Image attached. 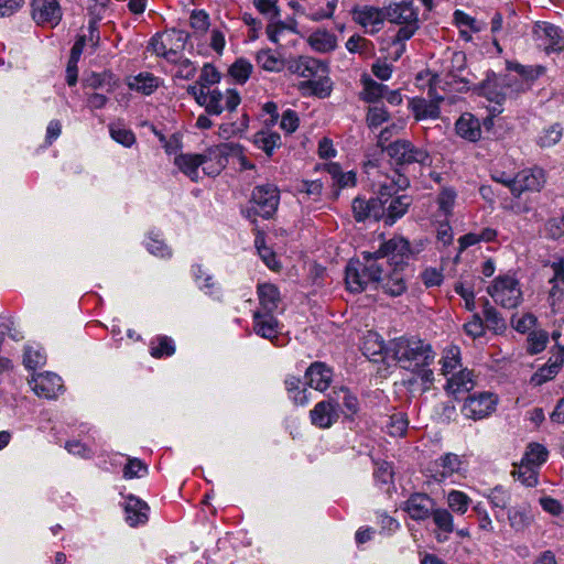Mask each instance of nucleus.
Masks as SVG:
<instances>
[{"mask_svg":"<svg viewBox=\"0 0 564 564\" xmlns=\"http://www.w3.org/2000/svg\"><path fill=\"white\" fill-rule=\"evenodd\" d=\"M173 36L172 34H155L152 36L149 43V51L158 56L163 54L172 46Z\"/></svg>","mask_w":564,"mask_h":564,"instance_id":"680f3d73","label":"nucleus"},{"mask_svg":"<svg viewBox=\"0 0 564 564\" xmlns=\"http://www.w3.org/2000/svg\"><path fill=\"white\" fill-rule=\"evenodd\" d=\"M148 474V466L138 458H129L123 468V477L132 479L135 477H143Z\"/></svg>","mask_w":564,"mask_h":564,"instance_id":"69168bd1","label":"nucleus"},{"mask_svg":"<svg viewBox=\"0 0 564 564\" xmlns=\"http://www.w3.org/2000/svg\"><path fill=\"white\" fill-rule=\"evenodd\" d=\"M474 386L473 373L467 369H462L454 372L452 377L447 379L445 390L457 399L459 394L469 392Z\"/></svg>","mask_w":564,"mask_h":564,"instance_id":"c85d7f7f","label":"nucleus"},{"mask_svg":"<svg viewBox=\"0 0 564 564\" xmlns=\"http://www.w3.org/2000/svg\"><path fill=\"white\" fill-rule=\"evenodd\" d=\"M487 498L494 509L505 510L510 503L511 494L503 487L496 486L488 492Z\"/></svg>","mask_w":564,"mask_h":564,"instance_id":"8fccbe9b","label":"nucleus"},{"mask_svg":"<svg viewBox=\"0 0 564 564\" xmlns=\"http://www.w3.org/2000/svg\"><path fill=\"white\" fill-rule=\"evenodd\" d=\"M217 154V150L209 149L206 153H181L175 156L174 164L182 173L187 175L193 182H198L199 172L202 166L203 172L209 176L218 175L224 169V158H213Z\"/></svg>","mask_w":564,"mask_h":564,"instance_id":"423d86ee","label":"nucleus"},{"mask_svg":"<svg viewBox=\"0 0 564 564\" xmlns=\"http://www.w3.org/2000/svg\"><path fill=\"white\" fill-rule=\"evenodd\" d=\"M346 48L350 53H358L360 55L368 56L371 54L373 45L371 41L366 37L359 34H354L347 40Z\"/></svg>","mask_w":564,"mask_h":564,"instance_id":"09e8293b","label":"nucleus"},{"mask_svg":"<svg viewBox=\"0 0 564 564\" xmlns=\"http://www.w3.org/2000/svg\"><path fill=\"white\" fill-rule=\"evenodd\" d=\"M351 17L355 23L365 29L366 33L376 34L387 20L386 7L381 9L373 6H355Z\"/></svg>","mask_w":564,"mask_h":564,"instance_id":"4468645a","label":"nucleus"},{"mask_svg":"<svg viewBox=\"0 0 564 564\" xmlns=\"http://www.w3.org/2000/svg\"><path fill=\"white\" fill-rule=\"evenodd\" d=\"M423 248L422 241L411 243L402 236H394L384 241L377 251L370 252V254L382 263V268L384 265L389 268H404L410 260L415 259L423 251Z\"/></svg>","mask_w":564,"mask_h":564,"instance_id":"20e7f679","label":"nucleus"},{"mask_svg":"<svg viewBox=\"0 0 564 564\" xmlns=\"http://www.w3.org/2000/svg\"><path fill=\"white\" fill-rule=\"evenodd\" d=\"M149 348L150 355L156 359L171 357L176 350L174 340L166 335H158L152 338Z\"/></svg>","mask_w":564,"mask_h":564,"instance_id":"c9c22d12","label":"nucleus"},{"mask_svg":"<svg viewBox=\"0 0 564 564\" xmlns=\"http://www.w3.org/2000/svg\"><path fill=\"white\" fill-rule=\"evenodd\" d=\"M431 517L437 528L435 531L436 541L438 543L446 542L448 535L455 531L452 513L445 508H435Z\"/></svg>","mask_w":564,"mask_h":564,"instance_id":"cd10ccee","label":"nucleus"},{"mask_svg":"<svg viewBox=\"0 0 564 564\" xmlns=\"http://www.w3.org/2000/svg\"><path fill=\"white\" fill-rule=\"evenodd\" d=\"M301 378L296 376H288L284 384L290 398L295 405H305L310 401V393L305 388L301 389Z\"/></svg>","mask_w":564,"mask_h":564,"instance_id":"ea45409f","label":"nucleus"},{"mask_svg":"<svg viewBox=\"0 0 564 564\" xmlns=\"http://www.w3.org/2000/svg\"><path fill=\"white\" fill-rule=\"evenodd\" d=\"M126 521L130 527L144 524L149 520V506L143 500L129 496L124 501Z\"/></svg>","mask_w":564,"mask_h":564,"instance_id":"a878e982","label":"nucleus"},{"mask_svg":"<svg viewBox=\"0 0 564 564\" xmlns=\"http://www.w3.org/2000/svg\"><path fill=\"white\" fill-rule=\"evenodd\" d=\"M322 0H306V17L312 21H322L330 19L336 10L337 0L327 1L325 7H321Z\"/></svg>","mask_w":564,"mask_h":564,"instance_id":"72a5a7b5","label":"nucleus"},{"mask_svg":"<svg viewBox=\"0 0 564 564\" xmlns=\"http://www.w3.org/2000/svg\"><path fill=\"white\" fill-rule=\"evenodd\" d=\"M456 133L470 142H476L481 137L479 120L471 113H464L455 123Z\"/></svg>","mask_w":564,"mask_h":564,"instance_id":"c756f323","label":"nucleus"},{"mask_svg":"<svg viewBox=\"0 0 564 564\" xmlns=\"http://www.w3.org/2000/svg\"><path fill=\"white\" fill-rule=\"evenodd\" d=\"M390 119V115L384 107L372 106L368 108L366 121L370 129H377Z\"/></svg>","mask_w":564,"mask_h":564,"instance_id":"5fc2aeb1","label":"nucleus"},{"mask_svg":"<svg viewBox=\"0 0 564 564\" xmlns=\"http://www.w3.org/2000/svg\"><path fill=\"white\" fill-rule=\"evenodd\" d=\"M487 292L497 304L507 308L517 307L522 300L519 281L509 274L497 276Z\"/></svg>","mask_w":564,"mask_h":564,"instance_id":"1a4fd4ad","label":"nucleus"},{"mask_svg":"<svg viewBox=\"0 0 564 564\" xmlns=\"http://www.w3.org/2000/svg\"><path fill=\"white\" fill-rule=\"evenodd\" d=\"M110 137L126 148H130L135 142V135L132 130L126 128L122 123L109 124Z\"/></svg>","mask_w":564,"mask_h":564,"instance_id":"a18cd8bd","label":"nucleus"},{"mask_svg":"<svg viewBox=\"0 0 564 564\" xmlns=\"http://www.w3.org/2000/svg\"><path fill=\"white\" fill-rule=\"evenodd\" d=\"M433 80H435V76L430 79V87L427 91L430 100L424 98H414L410 102V108L417 121L424 119H437L440 117V104L444 100V97L436 93Z\"/></svg>","mask_w":564,"mask_h":564,"instance_id":"dca6fc26","label":"nucleus"},{"mask_svg":"<svg viewBox=\"0 0 564 564\" xmlns=\"http://www.w3.org/2000/svg\"><path fill=\"white\" fill-rule=\"evenodd\" d=\"M305 378L311 388L323 392L330 386L333 370L326 364L315 361L305 371Z\"/></svg>","mask_w":564,"mask_h":564,"instance_id":"b1692460","label":"nucleus"},{"mask_svg":"<svg viewBox=\"0 0 564 564\" xmlns=\"http://www.w3.org/2000/svg\"><path fill=\"white\" fill-rule=\"evenodd\" d=\"M457 194L452 187H443L437 196V204L440 210H442L446 216L452 214L453 207L455 205Z\"/></svg>","mask_w":564,"mask_h":564,"instance_id":"bf43d9fd","label":"nucleus"},{"mask_svg":"<svg viewBox=\"0 0 564 564\" xmlns=\"http://www.w3.org/2000/svg\"><path fill=\"white\" fill-rule=\"evenodd\" d=\"M521 93L522 91H505L503 87H501L497 82L488 80L481 85L479 95L486 97L490 102H495L500 106L505 102L508 96Z\"/></svg>","mask_w":564,"mask_h":564,"instance_id":"58836bf2","label":"nucleus"},{"mask_svg":"<svg viewBox=\"0 0 564 564\" xmlns=\"http://www.w3.org/2000/svg\"><path fill=\"white\" fill-rule=\"evenodd\" d=\"M547 449L539 443H530L522 457V462L540 467L547 459Z\"/></svg>","mask_w":564,"mask_h":564,"instance_id":"79ce46f5","label":"nucleus"},{"mask_svg":"<svg viewBox=\"0 0 564 564\" xmlns=\"http://www.w3.org/2000/svg\"><path fill=\"white\" fill-rule=\"evenodd\" d=\"M387 21L400 25L392 44L397 46L395 59L405 50V41L410 40L420 28L419 8L413 0H400L386 7Z\"/></svg>","mask_w":564,"mask_h":564,"instance_id":"7ed1b4c3","label":"nucleus"},{"mask_svg":"<svg viewBox=\"0 0 564 564\" xmlns=\"http://www.w3.org/2000/svg\"><path fill=\"white\" fill-rule=\"evenodd\" d=\"M340 416L336 398L329 395L326 400L317 402L310 411L311 423L318 429H329Z\"/></svg>","mask_w":564,"mask_h":564,"instance_id":"f3484780","label":"nucleus"},{"mask_svg":"<svg viewBox=\"0 0 564 564\" xmlns=\"http://www.w3.org/2000/svg\"><path fill=\"white\" fill-rule=\"evenodd\" d=\"M562 138V128L560 124H553L544 129L538 138V144L547 148L556 144Z\"/></svg>","mask_w":564,"mask_h":564,"instance_id":"052dcab7","label":"nucleus"},{"mask_svg":"<svg viewBox=\"0 0 564 564\" xmlns=\"http://www.w3.org/2000/svg\"><path fill=\"white\" fill-rule=\"evenodd\" d=\"M362 261H350L346 268V284L350 292L360 293L371 282H379L384 273L382 263L370 252L361 253Z\"/></svg>","mask_w":564,"mask_h":564,"instance_id":"39448f33","label":"nucleus"},{"mask_svg":"<svg viewBox=\"0 0 564 564\" xmlns=\"http://www.w3.org/2000/svg\"><path fill=\"white\" fill-rule=\"evenodd\" d=\"M402 267L384 265V273L379 282L383 291L391 296H400L406 291V281Z\"/></svg>","mask_w":564,"mask_h":564,"instance_id":"5701e85b","label":"nucleus"},{"mask_svg":"<svg viewBox=\"0 0 564 564\" xmlns=\"http://www.w3.org/2000/svg\"><path fill=\"white\" fill-rule=\"evenodd\" d=\"M498 399L494 393L479 392L466 398L462 408V413L474 421L482 420L489 416L497 405Z\"/></svg>","mask_w":564,"mask_h":564,"instance_id":"ddd939ff","label":"nucleus"},{"mask_svg":"<svg viewBox=\"0 0 564 564\" xmlns=\"http://www.w3.org/2000/svg\"><path fill=\"white\" fill-rule=\"evenodd\" d=\"M408 420L403 413L392 414L387 424V432L393 437L403 436L408 430Z\"/></svg>","mask_w":564,"mask_h":564,"instance_id":"6e6d98bb","label":"nucleus"},{"mask_svg":"<svg viewBox=\"0 0 564 564\" xmlns=\"http://www.w3.org/2000/svg\"><path fill=\"white\" fill-rule=\"evenodd\" d=\"M220 78L221 75L217 70V68L214 65L206 63L202 68L197 84H199V86L205 87L207 90L210 89V86L219 83Z\"/></svg>","mask_w":564,"mask_h":564,"instance_id":"13d9d810","label":"nucleus"},{"mask_svg":"<svg viewBox=\"0 0 564 564\" xmlns=\"http://www.w3.org/2000/svg\"><path fill=\"white\" fill-rule=\"evenodd\" d=\"M380 207L379 193L369 199L358 196L351 204L354 218L358 223L382 220L383 209Z\"/></svg>","mask_w":564,"mask_h":564,"instance_id":"412c9836","label":"nucleus"},{"mask_svg":"<svg viewBox=\"0 0 564 564\" xmlns=\"http://www.w3.org/2000/svg\"><path fill=\"white\" fill-rule=\"evenodd\" d=\"M464 468L463 459L454 453H446L432 460L426 467V476L436 482H443L456 474H460Z\"/></svg>","mask_w":564,"mask_h":564,"instance_id":"f8f14e48","label":"nucleus"},{"mask_svg":"<svg viewBox=\"0 0 564 564\" xmlns=\"http://www.w3.org/2000/svg\"><path fill=\"white\" fill-rule=\"evenodd\" d=\"M332 398H336L338 408L340 402L343 403L344 410L340 409V413H344L346 417L352 419L360 410L358 398L351 393L347 388L340 387L330 394Z\"/></svg>","mask_w":564,"mask_h":564,"instance_id":"2f4dec72","label":"nucleus"},{"mask_svg":"<svg viewBox=\"0 0 564 564\" xmlns=\"http://www.w3.org/2000/svg\"><path fill=\"white\" fill-rule=\"evenodd\" d=\"M29 383L39 397L46 399L57 398L64 389L62 378L53 372H41L34 375Z\"/></svg>","mask_w":564,"mask_h":564,"instance_id":"6ab92c4d","label":"nucleus"},{"mask_svg":"<svg viewBox=\"0 0 564 564\" xmlns=\"http://www.w3.org/2000/svg\"><path fill=\"white\" fill-rule=\"evenodd\" d=\"M380 209H383L382 221L386 226H392L402 218L413 204V197L405 193H398L393 185H380Z\"/></svg>","mask_w":564,"mask_h":564,"instance_id":"6e6552de","label":"nucleus"},{"mask_svg":"<svg viewBox=\"0 0 564 564\" xmlns=\"http://www.w3.org/2000/svg\"><path fill=\"white\" fill-rule=\"evenodd\" d=\"M311 47L319 53H328L334 51L337 46L336 35L326 30H317L313 32L308 39Z\"/></svg>","mask_w":564,"mask_h":564,"instance_id":"473e14b6","label":"nucleus"},{"mask_svg":"<svg viewBox=\"0 0 564 564\" xmlns=\"http://www.w3.org/2000/svg\"><path fill=\"white\" fill-rule=\"evenodd\" d=\"M549 341L545 330H533L528 336V352L535 355L544 350Z\"/></svg>","mask_w":564,"mask_h":564,"instance_id":"4d7b16f0","label":"nucleus"},{"mask_svg":"<svg viewBox=\"0 0 564 564\" xmlns=\"http://www.w3.org/2000/svg\"><path fill=\"white\" fill-rule=\"evenodd\" d=\"M471 499L463 491L451 490L447 495V505L449 509L458 514H464L468 510Z\"/></svg>","mask_w":564,"mask_h":564,"instance_id":"de8ad7c7","label":"nucleus"},{"mask_svg":"<svg viewBox=\"0 0 564 564\" xmlns=\"http://www.w3.org/2000/svg\"><path fill=\"white\" fill-rule=\"evenodd\" d=\"M46 361L45 355L33 347H25L23 355V364L30 370H35L39 367H42Z\"/></svg>","mask_w":564,"mask_h":564,"instance_id":"e2e57ef3","label":"nucleus"},{"mask_svg":"<svg viewBox=\"0 0 564 564\" xmlns=\"http://www.w3.org/2000/svg\"><path fill=\"white\" fill-rule=\"evenodd\" d=\"M545 232L549 238L557 240L564 238V215L550 218L545 223Z\"/></svg>","mask_w":564,"mask_h":564,"instance_id":"338daca9","label":"nucleus"},{"mask_svg":"<svg viewBox=\"0 0 564 564\" xmlns=\"http://www.w3.org/2000/svg\"><path fill=\"white\" fill-rule=\"evenodd\" d=\"M435 509V501L426 494H412L404 502L403 510L415 521L431 518Z\"/></svg>","mask_w":564,"mask_h":564,"instance_id":"4be33fe9","label":"nucleus"},{"mask_svg":"<svg viewBox=\"0 0 564 564\" xmlns=\"http://www.w3.org/2000/svg\"><path fill=\"white\" fill-rule=\"evenodd\" d=\"M300 124V119L297 113L292 110L288 109L282 113L281 120H280V128L288 134L293 133Z\"/></svg>","mask_w":564,"mask_h":564,"instance_id":"774afa93","label":"nucleus"},{"mask_svg":"<svg viewBox=\"0 0 564 564\" xmlns=\"http://www.w3.org/2000/svg\"><path fill=\"white\" fill-rule=\"evenodd\" d=\"M32 18L40 25L55 26L62 19L57 0H32Z\"/></svg>","mask_w":564,"mask_h":564,"instance_id":"a211bd4d","label":"nucleus"},{"mask_svg":"<svg viewBox=\"0 0 564 564\" xmlns=\"http://www.w3.org/2000/svg\"><path fill=\"white\" fill-rule=\"evenodd\" d=\"M387 154L397 165H410L417 163L420 165H430L431 158L429 152L414 145L411 141L399 139L390 142L386 148Z\"/></svg>","mask_w":564,"mask_h":564,"instance_id":"9d476101","label":"nucleus"},{"mask_svg":"<svg viewBox=\"0 0 564 564\" xmlns=\"http://www.w3.org/2000/svg\"><path fill=\"white\" fill-rule=\"evenodd\" d=\"M280 204V191L274 184L256 186L249 199V206L243 212L247 218L256 221V217L270 219L276 213Z\"/></svg>","mask_w":564,"mask_h":564,"instance_id":"0eeeda50","label":"nucleus"},{"mask_svg":"<svg viewBox=\"0 0 564 564\" xmlns=\"http://www.w3.org/2000/svg\"><path fill=\"white\" fill-rule=\"evenodd\" d=\"M484 317L486 326L489 329H492L496 333L503 332L506 329V324L503 318L497 312V310L490 305L488 300H485L484 304Z\"/></svg>","mask_w":564,"mask_h":564,"instance_id":"49530a36","label":"nucleus"},{"mask_svg":"<svg viewBox=\"0 0 564 564\" xmlns=\"http://www.w3.org/2000/svg\"><path fill=\"white\" fill-rule=\"evenodd\" d=\"M252 73V65L246 59H237L229 68L230 76L239 84H245Z\"/></svg>","mask_w":564,"mask_h":564,"instance_id":"864d4df0","label":"nucleus"},{"mask_svg":"<svg viewBox=\"0 0 564 564\" xmlns=\"http://www.w3.org/2000/svg\"><path fill=\"white\" fill-rule=\"evenodd\" d=\"M253 332L278 346L279 335L282 334L283 325L274 316V313H253Z\"/></svg>","mask_w":564,"mask_h":564,"instance_id":"aec40b11","label":"nucleus"},{"mask_svg":"<svg viewBox=\"0 0 564 564\" xmlns=\"http://www.w3.org/2000/svg\"><path fill=\"white\" fill-rule=\"evenodd\" d=\"M159 78L148 72L140 73L128 82L130 89L143 95H151L159 87Z\"/></svg>","mask_w":564,"mask_h":564,"instance_id":"e433bc0d","label":"nucleus"},{"mask_svg":"<svg viewBox=\"0 0 564 564\" xmlns=\"http://www.w3.org/2000/svg\"><path fill=\"white\" fill-rule=\"evenodd\" d=\"M290 70L305 80L299 84L303 95H313L326 98L332 93V80L328 77V66L319 59L310 56H300L290 64Z\"/></svg>","mask_w":564,"mask_h":564,"instance_id":"f257e3e1","label":"nucleus"},{"mask_svg":"<svg viewBox=\"0 0 564 564\" xmlns=\"http://www.w3.org/2000/svg\"><path fill=\"white\" fill-rule=\"evenodd\" d=\"M191 28L196 32L206 33L209 29V15L205 10H193L189 17Z\"/></svg>","mask_w":564,"mask_h":564,"instance_id":"0e129e2a","label":"nucleus"},{"mask_svg":"<svg viewBox=\"0 0 564 564\" xmlns=\"http://www.w3.org/2000/svg\"><path fill=\"white\" fill-rule=\"evenodd\" d=\"M253 143L261 149L268 156L273 154L274 149L281 147V137L270 130H261L254 133Z\"/></svg>","mask_w":564,"mask_h":564,"instance_id":"4c0bfd02","label":"nucleus"},{"mask_svg":"<svg viewBox=\"0 0 564 564\" xmlns=\"http://www.w3.org/2000/svg\"><path fill=\"white\" fill-rule=\"evenodd\" d=\"M535 32L541 33L540 37L547 41L545 45V52L547 54L560 53L564 50V32L561 28L547 22H542L536 25Z\"/></svg>","mask_w":564,"mask_h":564,"instance_id":"bb28decb","label":"nucleus"},{"mask_svg":"<svg viewBox=\"0 0 564 564\" xmlns=\"http://www.w3.org/2000/svg\"><path fill=\"white\" fill-rule=\"evenodd\" d=\"M256 59L258 65L264 70L278 72L282 68V62L271 50H261L258 52Z\"/></svg>","mask_w":564,"mask_h":564,"instance_id":"603ef678","label":"nucleus"},{"mask_svg":"<svg viewBox=\"0 0 564 564\" xmlns=\"http://www.w3.org/2000/svg\"><path fill=\"white\" fill-rule=\"evenodd\" d=\"M508 521L513 530L524 531L531 523V517L525 510L512 508L508 511Z\"/></svg>","mask_w":564,"mask_h":564,"instance_id":"3c124183","label":"nucleus"},{"mask_svg":"<svg viewBox=\"0 0 564 564\" xmlns=\"http://www.w3.org/2000/svg\"><path fill=\"white\" fill-rule=\"evenodd\" d=\"M240 102L241 97L236 89H227L223 93L215 88L206 90V101L203 107L208 116H219L225 110L235 111Z\"/></svg>","mask_w":564,"mask_h":564,"instance_id":"9b49d317","label":"nucleus"},{"mask_svg":"<svg viewBox=\"0 0 564 564\" xmlns=\"http://www.w3.org/2000/svg\"><path fill=\"white\" fill-rule=\"evenodd\" d=\"M388 352L401 368L408 370L429 367L435 358L432 345L414 336H401L391 340Z\"/></svg>","mask_w":564,"mask_h":564,"instance_id":"f03ea898","label":"nucleus"},{"mask_svg":"<svg viewBox=\"0 0 564 564\" xmlns=\"http://www.w3.org/2000/svg\"><path fill=\"white\" fill-rule=\"evenodd\" d=\"M386 90L387 86L379 84L371 78H365L360 98L367 102H375L384 96Z\"/></svg>","mask_w":564,"mask_h":564,"instance_id":"c03bdc74","label":"nucleus"},{"mask_svg":"<svg viewBox=\"0 0 564 564\" xmlns=\"http://www.w3.org/2000/svg\"><path fill=\"white\" fill-rule=\"evenodd\" d=\"M511 475L525 487H535L538 485L539 467L525 462L513 464Z\"/></svg>","mask_w":564,"mask_h":564,"instance_id":"f704fd0d","label":"nucleus"},{"mask_svg":"<svg viewBox=\"0 0 564 564\" xmlns=\"http://www.w3.org/2000/svg\"><path fill=\"white\" fill-rule=\"evenodd\" d=\"M259 307L256 312L274 313L281 304V295L276 285L272 283H260L257 286Z\"/></svg>","mask_w":564,"mask_h":564,"instance_id":"393cba45","label":"nucleus"},{"mask_svg":"<svg viewBox=\"0 0 564 564\" xmlns=\"http://www.w3.org/2000/svg\"><path fill=\"white\" fill-rule=\"evenodd\" d=\"M361 350L367 358L373 361H379L383 358V354H389L383 339L375 332H368L364 336Z\"/></svg>","mask_w":564,"mask_h":564,"instance_id":"7c9ffc66","label":"nucleus"},{"mask_svg":"<svg viewBox=\"0 0 564 564\" xmlns=\"http://www.w3.org/2000/svg\"><path fill=\"white\" fill-rule=\"evenodd\" d=\"M460 359V348L458 346L451 345L446 347L440 361L442 365V375L448 376L449 373H454V371L462 366Z\"/></svg>","mask_w":564,"mask_h":564,"instance_id":"a19ab883","label":"nucleus"},{"mask_svg":"<svg viewBox=\"0 0 564 564\" xmlns=\"http://www.w3.org/2000/svg\"><path fill=\"white\" fill-rule=\"evenodd\" d=\"M147 250L159 258L169 259L172 256L171 248L160 238L159 234L151 232L145 242Z\"/></svg>","mask_w":564,"mask_h":564,"instance_id":"37998d69","label":"nucleus"},{"mask_svg":"<svg viewBox=\"0 0 564 564\" xmlns=\"http://www.w3.org/2000/svg\"><path fill=\"white\" fill-rule=\"evenodd\" d=\"M546 182L542 169H525L516 174L512 178L511 194L519 197L524 192H540Z\"/></svg>","mask_w":564,"mask_h":564,"instance_id":"2eb2a0df","label":"nucleus"}]
</instances>
